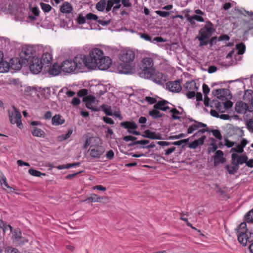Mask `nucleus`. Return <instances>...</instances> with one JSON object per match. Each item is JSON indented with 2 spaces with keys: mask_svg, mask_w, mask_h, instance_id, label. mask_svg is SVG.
Segmentation results:
<instances>
[{
  "mask_svg": "<svg viewBox=\"0 0 253 253\" xmlns=\"http://www.w3.org/2000/svg\"><path fill=\"white\" fill-rule=\"evenodd\" d=\"M106 2L105 0H100L96 4V8L99 11H103L105 7Z\"/></svg>",
  "mask_w": 253,
  "mask_h": 253,
  "instance_id": "41",
  "label": "nucleus"
},
{
  "mask_svg": "<svg viewBox=\"0 0 253 253\" xmlns=\"http://www.w3.org/2000/svg\"><path fill=\"white\" fill-rule=\"evenodd\" d=\"M77 20L79 24H83L85 23V17L82 14H80Z\"/></svg>",
  "mask_w": 253,
  "mask_h": 253,
  "instance_id": "55",
  "label": "nucleus"
},
{
  "mask_svg": "<svg viewBox=\"0 0 253 253\" xmlns=\"http://www.w3.org/2000/svg\"><path fill=\"white\" fill-rule=\"evenodd\" d=\"M73 130L72 129H70L68 130L66 134L62 135L60 136V137L62 138V140H66L71 136Z\"/></svg>",
  "mask_w": 253,
  "mask_h": 253,
  "instance_id": "53",
  "label": "nucleus"
},
{
  "mask_svg": "<svg viewBox=\"0 0 253 253\" xmlns=\"http://www.w3.org/2000/svg\"><path fill=\"white\" fill-rule=\"evenodd\" d=\"M223 103L224 104L225 110L228 109L230 108L231 107H232V106H233V103L231 101H229V100L226 101L225 102H223Z\"/></svg>",
  "mask_w": 253,
  "mask_h": 253,
  "instance_id": "60",
  "label": "nucleus"
},
{
  "mask_svg": "<svg viewBox=\"0 0 253 253\" xmlns=\"http://www.w3.org/2000/svg\"><path fill=\"white\" fill-rule=\"evenodd\" d=\"M20 56V59L14 58L10 60L11 68L14 70H20L22 66H27L31 60L34 58H37L35 47L32 46L24 47Z\"/></svg>",
  "mask_w": 253,
  "mask_h": 253,
  "instance_id": "1",
  "label": "nucleus"
},
{
  "mask_svg": "<svg viewBox=\"0 0 253 253\" xmlns=\"http://www.w3.org/2000/svg\"><path fill=\"white\" fill-rule=\"evenodd\" d=\"M210 106L211 107H214L217 111L220 113H223L225 112L224 106L223 102H219L218 101H212L210 103Z\"/></svg>",
  "mask_w": 253,
  "mask_h": 253,
  "instance_id": "29",
  "label": "nucleus"
},
{
  "mask_svg": "<svg viewBox=\"0 0 253 253\" xmlns=\"http://www.w3.org/2000/svg\"><path fill=\"white\" fill-rule=\"evenodd\" d=\"M235 11L238 14L243 15L244 16L243 21L245 22L246 28L248 30L253 29V12L239 8H235Z\"/></svg>",
  "mask_w": 253,
  "mask_h": 253,
  "instance_id": "7",
  "label": "nucleus"
},
{
  "mask_svg": "<svg viewBox=\"0 0 253 253\" xmlns=\"http://www.w3.org/2000/svg\"><path fill=\"white\" fill-rule=\"evenodd\" d=\"M223 91H229V90L225 88L216 89L212 91V93L214 96H217L218 98L223 100V96L222 95Z\"/></svg>",
  "mask_w": 253,
  "mask_h": 253,
  "instance_id": "36",
  "label": "nucleus"
},
{
  "mask_svg": "<svg viewBox=\"0 0 253 253\" xmlns=\"http://www.w3.org/2000/svg\"><path fill=\"white\" fill-rule=\"evenodd\" d=\"M139 35H140V37L141 38L144 39L145 40H146L147 41L152 42V37L150 36H149V35L145 34V33H142V34L140 33Z\"/></svg>",
  "mask_w": 253,
  "mask_h": 253,
  "instance_id": "56",
  "label": "nucleus"
},
{
  "mask_svg": "<svg viewBox=\"0 0 253 253\" xmlns=\"http://www.w3.org/2000/svg\"><path fill=\"white\" fill-rule=\"evenodd\" d=\"M202 88H203V93H204L205 96H207V94L209 93V92L210 91V88L209 87L208 85L205 84H203Z\"/></svg>",
  "mask_w": 253,
  "mask_h": 253,
  "instance_id": "58",
  "label": "nucleus"
},
{
  "mask_svg": "<svg viewBox=\"0 0 253 253\" xmlns=\"http://www.w3.org/2000/svg\"><path fill=\"white\" fill-rule=\"evenodd\" d=\"M103 52L98 48H94L89 52L88 56L83 55V58L84 63V67L94 69L97 68V63L100 59L103 57Z\"/></svg>",
  "mask_w": 253,
  "mask_h": 253,
  "instance_id": "4",
  "label": "nucleus"
},
{
  "mask_svg": "<svg viewBox=\"0 0 253 253\" xmlns=\"http://www.w3.org/2000/svg\"><path fill=\"white\" fill-rule=\"evenodd\" d=\"M166 88L173 92H179L181 90L179 80L169 81L166 84Z\"/></svg>",
  "mask_w": 253,
  "mask_h": 253,
  "instance_id": "15",
  "label": "nucleus"
},
{
  "mask_svg": "<svg viewBox=\"0 0 253 253\" xmlns=\"http://www.w3.org/2000/svg\"><path fill=\"white\" fill-rule=\"evenodd\" d=\"M248 157L246 155H238L236 153H233L231 156L232 164L239 168L240 165H243L248 160Z\"/></svg>",
  "mask_w": 253,
  "mask_h": 253,
  "instance_id": "12",
  "label": "nucleus"
},
{
  "mask_svg": "<svg viewBox=\"0 0 253 253\" xmlns=\"http://www.w3.org/2000/svg\"><path fill=\"white\" fill-rule=\"evenodd\" d=\"M28 172L31 175L34 176L40 177L42 175H43V176L45 175V173H42L40 171L37 170L33 169H29L28 170Z\"/></svg>",
  "mask_w": 253,
  "mask_h": 253,
  "instance_id": "40",
  "label": "nucleus"
},
{
  "mask_svg": "<svg viewBox=\"0 0 253 253\" xmlns=\"http://www.w3.org/2000/svg\"><path fill=\"white\" fill-rule=\"evenodd\" d=\"M155 12L159 16L162 17H167L170 15V12L168 11H162L161 10H157Z\"/></svg>",
  "mask_w": 253,
  "mask_h": 253,
  "instance_id": "51",
  "label": "nucleus"
},
{
  "mask_svg": "<svg viewBox=\"0 0 253 253\" xmlns=\"http://www.w3.org/2000/svg\"><path fill=\"white\" fill-rule=\"evenodd\" d=\"M52 56L51 54L48 52H45L42 54L41 60L40 61L43 65L44 64H50Z\"/></svg>",
  "mask_w": 253,
  "mask_h": 253,
  "instance_id": "28",
  "label": "nucleus"
},
{
  "mask_svg": "<svg viewBox=\"0 0 253 253\" xmlns=\"http://www.w3.org/2000/svg\"><path fill=\"white\" fill-rule=\"evenodd\" d=\"M11 233H12V238L14 241L17 242L18 244H23L25 242L28 241L22 236V233L19 228L15 229L14 231H12Z\"/></svg>",
  "mask_w": 253,
  "mask_h": 253,
  "instance_id": "17",
  "label": "nucleus"
},
{
  "mask_svg": "<svg viewBox=\"0 0 253 253\" xmlns=\"http://www.w3.org/2000/svg\"><path fill=\"white\" fill-rule=\"evenodd\" d=\"M73 9V6L71 4L68 2H64L61 6L60 10L63 13L69 14L71 13Z\"/></svg>",
  "mask_w": 253,
  "mask_h": 253,
  "instance_id": "26",
  "label": "nucleus"
},
{
  "mask_svg": "<svg viewBox=\"0 0 253 253\" xmlns=\"http://www.w3.org/2000/svg\"><path fill=\"white\" fill-rule=\"evenodd\" d=\"M135 58V53L133 51L130 49L122 51L120 54L119 59L125 63H130Z\"/></svg>",
  "mask_w": 253,
  "mask_h": 253,
  "instance_id": "9",
  "label": "nucleus"
},
{
  "mask_svg": "<svg viewBox=\"0 0 253 253\" xmlns=\"http://www.w3.org/2000/svg\"><path fill=\"white\" fill-rule=\"evenodd\" d=\"M158 110L159 109H156L154 108L153 110L149 111V115L154 119L161 118L165 115L164 114L161 113Z\"/></svg>",
  "mask_w": 253,
  "mask_h": 253,
  "instance_id": "34",
  "label": "nucleus"
},
{
  "mask_svg": "<svg viewBox=\"0 0 253 253\" xmlns=\"http://www.w3.org/2000/svg\"><path fill=\"white\" fill-rule=\"evenodd\" d=\"M31 133L34 136L44 138L45 136V132L42 129L36 126L33 127Z\"/></svg>",
  "mask_w": 253,
  "mask_h": 253,
  "instance_id": "31",
  "label": "nucleus"
},
{
  "mask_svg": "<svg viewBox=\"0 0 253 253\" xmlns=\"http://www.w3.org/2000/svg\"><path fill=\"white\" fill-rule=\"evenodd\" d=\"M169 104V103L168 101L162 100L155 104L154 105V108L163 111H166L167 110L169 109V107L168 106V104Z\"/></svg>",
  "mask_w": 253,
  "mask_h": 253,
  "instance_id": "20",
  "label": "nucleus"
},
{
  "mask_svg": "<svg viewBox=\"0 0 253 253\" xmlns=\"http://www.w3.org/2000/svg\"><path fill=\"white\" fill-rule=\"evenodd\" d=\"M88 93V90L87 89H85V88H84V89H82L81 90H80L78 92V96H80V97H85V95H87Z\"/></svg>",
  "mask_w": 253,
  "mask_h": 253,
  "instance_id": "54",
  "label": "nucleus"
},
{
  "mask_svg": "<svg viewBox=\"0 0 253 253\" xmlns=\"http://www.w3.org/2000/svg\"><path fill=\"white\" fill-rule=\"evenodd\" d=\"M245 219L248 223H253V209L246 214Z\"/></svg>",
  "mask_w": 253,
  "mask_h": 253,
  "instance_id": "37",
  "label": "nucleus"
},
{
  "mask_svg": "<svg viewBox=\"0 0 253 253\" xmlns=\"http://www.w3.org/2000/svg\"><path fill=\"white\" fill-rule=\"evenodd\" d=\"M114 5V2L113 0H108L107 3V6L106 8V10L107 12L110 11L111 10L112 6Z\"/></svg>",
  "mask_w": 253,
  "mask_h": 253,
  "instance_id": "59",
  "label": "nucleus"
},
{
  "mask_svg": "<svg viewBox=\"0 0 253 253\" xmlns=\"http://www.w3.org/2000/svg\"><path fill=\"white\" fill-rule=\"evenodd\" d=\"M101 108L104 112V113L107 116H112V111L111 107L105 104H102L101 106Z\"/></svg>",
  "mask_w": 253,
  "mask_h": 253,
  "instance_id": "38",
  "label": "nucleus"
},
{
  "mask_svg": "<svg viewBox=\"0 0 253 253\" xmlns=\"http://www.w3.org/2000/svg\"><path fill=\"white\" fill-rule=\"evenodd\" d=\"M230 132L231 135H237L238 136L242 137L244 135V132L243 129L239 127H233L230 129Z\"/></svg>",
  "mask_w": 253,
  "mask_h": 253,
  "instance_id": "33",
  "label": "nucleus"
},
{
  "mask_svg": "<svg viewBox=\"0 0 253 253\" xmlns=\"http://www.w3.org/2000/svg\"><path fill=\"white\" fill-rule=\"evenodd\" d=\"M195 91L196 90L187 91V92L185 93L187 97L189 99L194 98L196 95Z\"/></svg>",
  "mask_w": 253,
  "mask_h": 253,
  "instance_id": "63",
  "label": "nucleus"
},
{
  "mask_svg": "<svg viewBox=\"0 0 253 253\" xmlns=\"http://www.w3.org/2000/svg\"><path fill=\"white\" fill-rule=\"evenodd\" d=\"M61 66L62 71L65 73H78L84 67L83 55H77L73 60H65L61 63Z\"/></svg>",
  "mask_w": 253,
  "mask_h": 253,
  "instance_id": "2",
  "label": "nucleus"
},
{
  "mask_svg": "<svg viewBox=\"0 0 253 253\" xmlns=\"http://www.w3.org/2000/svg\"><path fill=\"white\" fill-rule=\"evenodd\" d=\"M9 63L3 61V59L0 61V73H4L8 71Z\"/></svg>",
  "mask_w": 253,
  "mask_h": 253,
  "instance_id": "35",
  "label": "nucleus"
},
{
  "mask_svg": "<svg viewBox=\"0 0 253 253\" xmlns=\"http://www.w3.org/2000/svg\"><path fill=\"white\" fill-rule=\"evenodd\" d=\"M95 98L92 95L85 96L83 98V101L88 104L89 103H93L95 101Z\"/></svg>",
  "mask_w": 253,
  "mask_h": 253,
  "instance_id": "44",
  "label": "nucleus"
},
{
  "mask_svg": "<svg viewBox=\"0 0 253 253\" xmlns=\"http://www.w3.org/2000/svg\"><path fill=\"white\" fill-rule=\"evenodd\" d=\"M62 70L61 69V65H59L57 63H55L53 65L52 67L49 70V74L53 76H57L59 75Z\"/></svg>",
  "mask_w": 253,
  "mask_h": 253,
  "instance_id": "24",
  "label": "nucleus"
},
{
  "mask_svg": "<svg viewBox=\"0 0 253 253\" xmlns=\"http://www.w3.org/2000/svg\"><path fill=\"white\" fill-rule=\"evenodd\" d=\"M214 31L215 29L211 21H207L205 26L199 30L196 39L198 40L200 43H202L207 39H209Z\"/></svg>",
  "mask_w": 253,
  "mask_h": 253,
  "instance_id": "6",
  "label": "nucleus"
},
{
  "mask_svg": "<svg viewBox=\"0 0 253 253\" xmlns=\"http://www.w3.org/2000/svg\"><path fill=\"white\" fill-rule=\"evenodd\" d=\"M184 88L186 91L197 90L198 89L195 82L193 81H187L184 85Z\"/></svg>",
  "mask_w": 253,
  "mask_h": 253,
  "instance_id": "27",
  "label": "nucleus"
},
{
  "mask_svg": "<svg viewBox=\"0 0 253 253\" xmlns=\"http://www.w3.org/2000/svg\"><path fill=\"white\" fill-rule=\"evenodd\" d=\"M2 230L4 233H6L8 231H9V233H11L12 231V227L11 225L6 223L5 226H4L2 228Z\"/></svg>",
  "mask_w": 253,
  "mask_h": 253,
  "instance_id": "57",
  "label": "nucleus"
},
{
  "mask_svg": "<svg viewBox=\"0 0 253 253\" xmlns=\"http://www.w3.org/2000/svg\"><path fill=\"white\" fill-rule=\"evenodd\" d=\"M0 183L2 188L5 190L6 189L4 187L9 189L10 192L17 190L15 187H11L8 184L6 177L2 173L0 174Z\"/></svg>",
  "mask_w": 253,
  "mask_h": 253,
  "instance_id": "22",
  "label": "nucleus"
},
{
  "mask_svg": "<svg viewBox=\"0 0 253 253\" xmlns=\"http://www.w3.org/2000/svg\"><path fill=\"white\" fill-rule=\"evenodd\" d=\"M225 168L231 174H235L239 169V168L235 166V165H233L232 167L230 166L229 165H226Z\"/></svg>",
  "mask_w": 253,
  "mask_h": 253,
  "instance_id": "42",
  "label": "nucleus"
},
{
  "mask_svg": "<svg viewBox=\"0 0 253 253\" xmlns=\"http://www.w3.org/2000/svg\"><path fill=\"white\" fill-rule=\"evenodd\" d=\"M246 126L248 130L252 132H253V120L250 119L246 122Z\"/></svg>",
  "mask_w": 253,
  "mask_h": 253,
  "instance_id": "50",
  "label": "nucleus"
},
{
  "mask_svg": "<svg viewBox=\"0 0 253 253\" xmlns=\"http://www.w3.org/2000/svg\"><path fill=\"white\" fill-rule=\"evenodd\" d=\"M243 99L249 102L250 104V110H251V109H253V91L252 90H247L245 91L244 94L243 95Z\"/></svg>",
  "mask_w": 253,
  "mask_h": 253,
  "instance_id": "19",
  "label": "nucleus"
},
{
  "mask_svg": "<svg viewBox=\"0 0 253 253\" xmlns=\"http://www.w3.org/2000/svg\"><path fill=\"white\" fill-rule=\"evenodd\" d=\"M153 66L154 62L152 58L150 57L143 58L139 65L140 71L138 72V75L141 78H148L155 69Z\"/></svg>",
  "mask_w": 253,
  "mask_h": 253,
  "instance_id": "5",
  "label": "nucleus"
},
{
  "mask_svg": "<svg viewBox=\"0 0 253 253\" xmlns=\"http://www.w3.org/2000/svg\"><path fill=\"white\" fill-rule=\"evenodd\" d=\"M211 132L212 133V134L218 140L222 139V135L219 130L217 129H214L211 130Z\"/></svg>",
  "mask_w": 253,
  "mask_h": 253,
  "instance_id": "49",
  "label": "nucleus"
},
{
  "mask_svg": "<svg viewBox=\"0 0 253 253\" xmlns=\"http://www.w3.org/2000/svg\"><path fill=\"white\" fill-rule=\"evenodd\" d=\"M236 48L238 49L237 54L242 55L245 51L246 46L244 43L241 42L236 44Z\"/></svg>",
  "mask_w": 253,
  "mask_h": 253,
  "instance_id": "39",
  "label": "nucleus"
},
{
  "mask_svg": "<svg viewBox=\"0 0 253 253\" xmlns=\"http://www.w3.org/2000/svg\"><path fill=\"white\" fill-rule=\"evenodd\" d=\"M216 41L217 37L214 36L212 37L210 40L207 39L206 41L202 42V43H199V46H206L209 44L210 45V46L211 47L213 45L215 44Z\"/></svg>",
  "mask_w": 253,
  "mask_h": 253,
  "instance_id": "32",
  "label": "nucleus"
},
{
  "mask_svg": "<svg viewBox=\"0 0 253 253\" xmlns=\"http://www.w3.org/2000/svg\"><path fill=\"white\" fill-rule=\"evenodd\" d=\"M12 110H8L9 121L12 124H16L20 129L23 127V124L21 122V115L19 110L14 106H12Z\"/></svg>",
  "mask_w": 253,
  "mask_h": 253,
  "instance_id": "8",
  "label": "nucleus"
},
{
  "mask_svg": "<svg viewBox=\"0 0 253 253\" xmlns=\"http://www.w3.org/2000/svg\"><path fill=\"white\" fill-rule=\"evenodd\" d=\"M144 134L142 135L144 138H147L151 139H161L162 137L159 133H156L155 132H153L149 129L146 130L144 132Z\"/></svg>",
  "mask_w": 253,
  "mask_h": 253,
  "instance_id": "21",
  "label": "nucleus"
},
{
  "mask_svg": "<svg viewBox=\"0 0 253 253\" xmlns=\"http://www.w3.org/2000/svg\"><path fill=\"white\" fill-rule=\"evenodd\" d=\"M237 234L239 242L243 246H247L248 243L250 244L249 249L253 253V232L248 231L246 222H242L239 225Z\"/></svg>",
  "mask_w": 253,
  "mask_h": 253,
  "instance_id": "3",
  "label": "nucleus"
},
{
  "mask_svg": "<svg viewBox=\"0 0 253 253\" xmlns=\"http://www.w3.org/2000/svg\"><path fill=\"white\" fill-rule=\"evenodd\" d=\"M28 65L29 66L31 72L34 74L40 73L43 67V65L38 57L34 58L29 62Z\"/></svg>",
  "mask_w": 253,
  "mask_h": 253,
  "instance_id": "10",
  "label": "nucleus"
},
{
  "mask_svg": "<svg viewBox=\"0 0 253 253\" xmlns=\"http://www.w3.org/2000/svg\"><path fill=\"white\" fill-rule=\"evenodd\" d=\"M65 120L61 119L60 114H57L54 116L52 118V124L54 126H59L64 123Z\"/></svg>",
  "mask_w": 253,
  "mask_h": 253,
  "instance_id": "30",
  "label": "nucleus"
},
{
  "mask_svg": "<svg viewBox=\"0 0 253 253\" xmlns=\"http://www.w3.org/2000/svg\"><path fill=\"white\" fill-rule=\"evenodd\" d=\"M224 140L225 142V145L228 148L232 147L235 144L234 142L230 141L227 138H225Z\"/></svg>",
  "mask_w": 253,
  "mask_h": 253,
  "instance_id": "64",
  "label": "nucleus"
},
{
  "mask_svg": "<svg viewBox=\"0 0 253 253\" xmlns=\"http://www.w3.org/2000/svg\"><path fill=\"white\" fill-rule=\"evenodd\" d=\"M112 64V60L108 56H105L103 55V57L100 59L97 63V67L100 70H105L108 69Z\"/></svg>",
  "mask_w": 253,
  "mask_h": 253,
  "instance_id": "13",
  "label": "nucleus"
},
{
  "mask_svg": "<svg viewBox=\"0 0 253 253\" xmlns=\"http://www.w3.org/2000/svg\"><path fill=\"white\" fill-rule=\"evenodd\" d=\"M4 253H20L16 248L11 246L6 247L4 249Z\"/></svg>",
  "mask_w": 253,
  "mask_h": 253,
  "instance_id": "43",
  "label": "nucleus"
},
{
  "mask_svg": "<svg viewBox=\"0 0 253 253\" xmlns=\"http://www.w3.org/2000/svg\"><path fill=\"white\" fill-rule=\"evenodd\" d=\"M98 197L96 194H91L90 196L87 197L85 200L84 201H86L87 200L91 202H98V201H100L98 200Z\"/></svg>",
  "mask_w": 253,
  "mask_h": 253,
  "instance_id": "47",
  "label": "nucleus"
},
{
  "mask_svg": "<svg viewBox=\"0 0 253 253\" xmlns=\"http://www.w3.org/2000/svg\"><path fill=\"white\" fill-rule=\"evenodd\" d=\"M236 111L239 114H245L247 111L249 112H252L253 109H251L250 110V105L242 101H238L236 102L235 106Z\"/></svg>",
  "mask_w": 253,
  "mask_h": 253,
  "instance_id": "14",
  "label": "nucleus"
},
{
  "mask_svg": "<svg viewBox=\"0 0 253 253\" xmlns=\"http://www.w3.org/2000/svg\"><path fill=\"white\" fill-rule=\"evenodd\" d=\"M147 79H151L154 82L161 85L166 81V79L164 78L163 74L160 72L156 73L155 69L152 72L151 76Z\"/></svg>",
  "mask_w": 253,
  "mask_h": 253,
  "instance_id": "16",
  "label": "nucleus"
},
{
  "mask_svg": "<svg viewBox=\"0 0 253 253\" xmlns=\"http://www.w3.org/2000/svg\"><path fill=\"white\" fill-rule=\"evenodd\" d=\"M234 3V2H232L231 3V2H226L223 4V5L222 6V8L225 10H227L229 8H230L231 7L233 6Z\"/></svg>",
  "mask_w": 253,
  "mask_h": 253,
  "instance_id": "61",
  "label": "nucleus"
},
{
  "mask_svg": "<svg viewBox=\"0 0 253 253\" xmlns=\"http://www.w3.org/2000/svg\"><path fill=\"white\" fill-rule=\"evenodd\" d=\"M231 152H235L237 153H242L244 152V148L241 146V145L238 144L235 147L231 148Z\"/></svg>",
  "mask_w": 253,
  "mask_h": 253,
  "instance_id": "48",
  "label": "nucleus"
},
{
  "mask_svg": "<svg viewBox=\"0 0 253 253\" xmlns=\"http://www.w3.org/2000/svg\"><path fill=\"white\" fill-rule=\"evenodd\" d=\"M207 125L202 122H198L196 124H193L190 126L187 129V133H192L195 130H197L200 127H206Z\"/></svg>",
  "mask_w": 253,
  "mask_h": 253,
  "instance_id": "25",
  "label": "nucleus"
},
{
  "mask_svg": "<svg viewBox=\"0 0 253 253\" xmlns=\"http://www.w3.org/2000/svg\"><path fill=\"white\" fill-rule=\"evenodd\" d=\"M145 100L146 101H147L148 103H149L150 104H153L154 103H156L158 102H157V100L156 98L150 97V96H147L145 98Z\"/></svg>",
  "mask_w": 253,
  "mask_h": 253,
  "instance_id": "62",
  "label": "nucleus"
},
{
  "mask_svg": "<svg viewBox=\"0 0 253 253\" xmlns=\"http://www.w3.org/2000/svg\"><path fill=\"white\" fill-rule=\"evenodd\" d=\"M40 5H41L42 9L45 12H49L51 10V8H52V7L49 4L44 3L43 2H41Z\"/></svg>",
  "mask_w": 253,
  "mask_h": 253,
  "instance_id": "46",
  "label": "nucleus"
},
{
  "mask_svg": "<svg viewBox=\"0 0 253 253\" xmlns=\"http://www.w3.org/2000/svg\"><path fill=\"white\" fill-rule=\"evenodd\" d=\"M213 160L214 166L224 163L226 162V158L224 157L223 152L221 150H217L213 156Z\"/></svg>",
  "mask_w": 253,
  "mask_h": 253,
  "instance_id": "18",
  "label": "nucleus"
},
{
  "mask_svg": "<svg viewBox=\"0 0 253 253\" xmlns=\"http://www.w3.org/2000/svg\"><path fill=\"white\" fill-rule=\"evenodd\" d=\"M85 18L87 20H94L97 21L98 19V16L92 13H89L86 15Z\"/></svg>",
  "mask_w": 253,
  "mask_h": 253,
  "instance_id": "52",
  "label": "nucleus"
},
{
  "mask_svg": "<svg viewBox=\"0 0 253 253\" xmlns=\"http://www.w3.org/2000/svg\"><path fill=\"white\" fill-rule=\"evenodd\" d=\"M88 152L91 158H99L104 152V150L101 146L92 145L90 146Z\"/></svg>",
  "mask_w": 253,
  "mask_h": 253,
  "instance_id": "11",
  "label": "nucleus"
},
{
  "mask_svg": "<svg viewBox=\"0 0 253 253\" xmlns=\"http://www.w3.org/2000/svg\"><path fill=\"white\" fill-rule=\"evenodd\" d=\"M120 126L124 127L125 129L128 130L135 129L138 128V126L133 122L126 121L121 122L120 123Z\"/></svg>",
  "mask_w": 253,
  "mask_h": 253,
  "instance_id": "23",
  "label": "nucleus"
},
{
  "mask_svg": "<svg viewBox=\"0 0 253 253\" xmlns=\"http://www.w3.org/2000/svg\"><path fill=\"white\" fill-rule=\"evenodd\" d=\"M218 148V146L216 144L214 143H211L208 148V153L210 154L211 153L216 152Z\"/></svg>",
  "mask_w": 253,
  "mask_h": 253,
  "instance_id": "45",
  "label": "nucleus"
}]
</instances>
